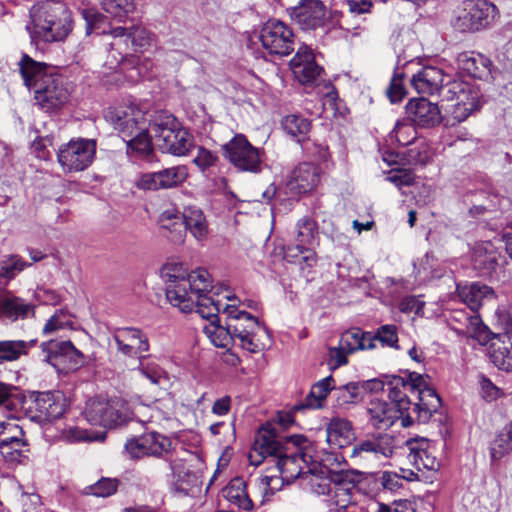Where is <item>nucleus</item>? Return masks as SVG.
<instances>
[{
    "instance_id": "8fccbe9b",
    "label": "nucleus",
    "mask_w": 512,
    "mask_h": 512,
    "mask_svg": "<svg viewBox=\"0 0 512 512\" xmlns=\"http://www.w3.org/2000/svg\"><path fill=\"white\" fill-rule=\"evenodd\" d=\"M372 343L375 344V341H379L383 347L393 348L395 350H400L398 345V328L394 324H385L381 325L377 328L376 332L368 335Z\"/></svg>"
},
{
    "instance_id": "2eb2a0df",
    "label": "nucleus",
    "mask_w": 512,
    "mask_h": 512,
    "mask_svg": "<svg viewBox=\"0 0 512 512\" xmlns=\"http://www.w3.org/2000/svg\"><path fill=\"white\" fill-rule=\"evenodd\" d=\"M294 34L284 22L269 20L260 32L262 46L271 54L286 56L294 50Z\"/></svg>"
},
{
    "instance_id": "37998d69",
    "label": "nucleus",
    "mask_w": 512,
    "mask_h": 512,
    "mask_svg": "<svg viewBox=\"0 0 512 512\" xmlns=\"http://www.w3.org/2000/svg\"><path fill=\"white\" fill-rule=\"evenodd\" d=\"M412 122L407 120H398L389 133L387 141L390 144H399L401 146H407L412 144L417 139V131Z\"/></svg>"
},
{
    "instance_id": "473e14b6",
    "label": "nucleus",
    "mask_w": 512,
    "mask_h": 512,
    "mask_svg": "<svg viewBox=\"0 0 512 512\" xmlns=\"http://www.w3.org/2000/svg\"><path fill=\"white\" fill-rule=\"evenodd\" d=\"M158 224L161 229L170 233V238L175 243H183L185 233L183 230V211L173 205L169 204L163 208L159 218Z\"/></svg>"
},
{
    "instance_id": "4be33fe9",
    "label": "nucleus",
    "mask_w": 512,
    "mask_h": 512,
    "mask_svg": "<svg viewBox=\"0 0 512 512\" xmlns=\"http://www.w3.org/2000/svg\"><path fill=\"white\" fill-rule=\"evenodd\" d=\"M405 111L408 120L419 127H434L441 121L438 105L423 97L411 99L406 104Z\"/></svg>"
},
{
    "instance_id": "13d9d810",
    "label": "nucleus",
    "mask_w": 512,
    "mask_h": 512,
    "mask_svg": "<svg viewBox=\"0 0 512 512\" xmlns=\"http://www.w3.org/2000/svg\"><path fill=\"white\" fill-rule=\"evenodd\" d=\"M130 39H131V50L138 52L151 45L153 35L142 26H131Z\"/></svg>"
},
{
    "instance_id": "bf43d9fd",
    "label": "nucleus",
    "mask_w": 512,
    "mask_h": 512,
    "mask_svg": "<svg viewBox=\"0 0 512 512\" xmlns=\"http://www.w3.org/2000/svg\"><path fill=\"white\" fill-rule=\"evenodd\" d=\"M265 424H271L280 441L287 445V438L290 436H282L280 434V430L288 429L294 424V412L280 411L271 421H268Z\"/></svg>"
},
{
    "instance_id": "393cba45",
    "label": "nucleus",
    "mask_w": 512,
    "mask_h": 512,
    "mask_svg": "<svg viewBox=\"0 0 512 512\" xmlns=\"http://www.w3.org/2000/svg\"><path fill=\"white\" fill-rule=\"evenodd\" d=\"M500 251L491 241L476 243L472 249L473 268L482 276H491L499 265Z\"/></svg>"
},
{
    "instance_id": "6e6552de",
    "label": "nucleus",
    "mask_w": 512,
    "mask_h": 512,
    "mask_svg": "<svg viewBox=\"0 0 512 512\" xmlns=\"http://www.w3.org/2000/svg\"><path fill=\"white\" fill-rule=\"evenodd\" d=\"M481 98L478 87L462 80L450 81L442 89V99L453 102L452 116L458 122L466 120L474 111L481 108Z\"/></svg>"
},
{
    "instance_id": "3c124183",
    "label": "nucleus",
    "mask_w": 512,
    "mask_h": 512,
    "mask_svg": "<svg viewBox=\"0 0 512 512\" xmlns=\"http://www.w3.org/2000/svg\"><path fill=\"white\" fill-rule=\"evenodd\" d=\"M101 6L111 17L123 21L135 10V0H101Z\"/></svg>"
},
{
    "instance_id": "79ce46f5",
    "label": "nucleus",
    "mask_w": 512,
    "mask_h": 512,
    "mask_svg": "<svg viewBox=\"0 0 512 512\" xmlns=\"http://www.w3.org/2000/svg\"><path fill=\"white\" fill-rule=\"evenodd\" d=\"M36 344V340H3L0 341V364L13 362L27 355L28 350Z\"/></svg>"
},
{
    "instance_id": "ea45409f",
    "label": "nucleus",
    "mask_w": 512,
    "mask_h": 512,
    "mask_svg": "<svg viewBox=\"0 0 512 512\" xmlns=\"http://www.w3.org/2000/svg\"><path fill=\"white\" fill-rule=\"evenodd\" d=\"M370 332H364L360 328H352L341 335L340 345L351 354L357 350H371L376 347L368 335Z\"/></svg>"
},
{
    "instance_id": "423d86ee",
    "label": "nucleus",
    "mask_w": 512,
    "mask_h": 512,
    "mask_svg": "<svg viewBox=\"0 0 512 512\" xmlns=\"http://www.w3.org/2000/svg\"><path fill=\"white\" fill-rule=\"evenodd\" d=\"M396 449V439L388 433H371L358 440L351 448L350 459L364 467H376L391 458Z\"/></svg>"
},
{
    "instance_id": "aec40b11",
    "label": "nucleus",
    "mask_w": 512,
    "mask_h": 512,
    "mask_svg": "<svg viewBox=\"0 0 512 512\" xmlns=\"http://www.w3.org/2000/svg\"><path fill=\"white\" fill-rule=\"evenodd\" d=\"M290 68L295 78L302 84L316 82L323 71L322 67L316 63L312 49L306 45L298 48L290 61Z\"/></svg>"
},
{
    "instance_id": "5fc2aeb1",
    "label": "nucleus",
    "mask_w": 512,
    "mask_h": 512,
    "mask_svg": "<svg viewBox=\"0 0 512 512\" xmlns=\"http://www.w3.org/2000/svg\"><path fill=\"white\" fill-rule=\"evenodd\" d=\"M10 416L11 414L6 421L0 422V447L15 440L25 439L22 427Z\"/></svg>"
},
{
    "instance_id": "412c9836",
    "label": "nucleus",
    "mask_w": 512,
    "mask_h": 512,
    "mask_svg": "<svg viewBox=\"0 0 512 512\" xmlns=\"http://www.w3.org/2000/svg\"><path fill=\"white\" fill-rule=\"evenodd\" d=\"M291 17L303 30H314L323 26L326 7L320 0H302L292 8Z\"/></svg>"
},
{
    "instance_id": "9b49d317",
    "label": "nucleus",
    "mask_w": 512,
    "mask_h": 512,
    "mask_svg": "<svg viewBox=\"0 0 512 512\" xmlns=\"http://www.w3.org/2000/svg\"><path fill=\"white\" fill-rule=\"evenodd\" d=\"M188 276L189 273L182 263H167L161 269L167 300L184 313H189L194 308V301L187 290Z\"/></svg>"
},
{
    "instance_id": "774afa93",
    "label": "nucleus",
    "mask_w": 512,
    "mask_h": 512,
    "mask_svg": "<svg viewBox=\"0 0 512 512\" xmlns=\"http://www.w3.org/2000/svg\"><path fill=\"white\" fill-rule=\"evenodd\" d=\"M381 485L385 490L397 492L403 488V481L397 473L385 471L381 476Z\"/></svg>"
},
{
    "instance_id": "5701e85b",
    "label": "nucleus",
    "mask_w": 512,
    "mask_h": 512,
    "mask_svg": "<svg viewBox=\"0 0 512 512\" xmlns=\"http://www.w3.org/2000/svg\"><path fill=\"white\" fill-rule=\"evenodd\" d=\"M118 352L125 356L141 355L149 350L147 337L140 329L133 327L118 328L112 337Z\"/></svg>"
},
{
    "instance_id": "4468645a",
    "label": "nucleus",
    "mask_w": 512,
    "mask_h": 512,
    "mask_svg": "<svg viewBox=\"0 0 512 512\" xmlns=\"http://www.w3.org/2000/svg\"><path fill=\"white\" fill-rule=\"evenodd\" d=\"M42 360L54 368L75 370L84 362L83 353L71 341L51 339L41 344Z\"/></svg>"
},
{
    "instance_id": "864d4df0",
    "label": "nucleus",
    "mask_w": 512,
    "mask_h": 512,
    "mask_svg": "<svg viewBox=\"0 0 512 512\" xmlns=\"http://www.w3.org/2000/svg\"><path fill=\"white\" fill-rule=\"evenodd\" d=\"M28 443L26 439L15 440L0 447V453L9 463H21L27 458Z\"/></svg>"
},
{
    "instance_id": "e433bc0d",
    "label": "nucleus",
    "mask_w": 512,
    "mask_h": 512,
    "mask_svg": "<svg viewBox=\"0 0 512 512\" xmlns=\"http://www.w3.org/2000/svg\"><path fill=\"white\" fill-rule=\"evenodd\" d=\"M355 487L350 482L334 483L329 498L326 499L328 512H349L353 508L352 490Z\"/></svg>"
},
{
    "instance_id": "052dcab7",
    "label": "nucleus",
    "mask_w": 512,
    "mask_h": 512,
    "mask_svg": "<svg viewBox=\"0 0 512 512\" xmlns=\"http://www.w3.org/2000/svg\"><path fill=\"white\" fill-rule=\"evenodd\" d=\"M119 481L116 478H101L95 484L86 488L87 494L97 497H109L118 488Z\"/></svg>"
},
{
    "instance_id": "a19ab883",
    "label": "nucleus",
    "mask_w": 512,
    "mask_h": 512,
    "mask_svg": "<svg viewBox=\"0 0 512 512\" xmlns=\"http://www.w3.org/2000/svg\"><path fill=\"white\" fill-rule=\"evenodd\" d=\"M335 389V380L330 375L316 382L305 399V407L322 408L328 394Z\"/></svg>"
},
{
    "instance_id": "c9c22d12",
    "label": "nucleus",
    "mask_w": 512,
    "mask_h": 512,
    "mask_svg": "<svg viewBox=\"0 0 512 512\" xmlns=\"http://www.w3.org/2000/svg\"><path fill=\"white\" fill-rule=\"evenodd\" d=\"M382 387L381 382L371 380L365 383L350 382L345 385L335 387L334 396L336 406L339 408H347L350 404H354L360 398V388L377 390Z\"/></svg>"
},
{
    "instance_id": "4c0bfd02",
    "label": "nucleus",
    "mask_w": 512,
    "mask_h": 512,
    "mask_svg": "<svg viewBox=\"0 0 512 512\" xmlns=\"http://www.w3.org/2000/svg\"><path fill=\"white\" fill-rule=\"evenodd\" d=\"M247 485L243 478H233L223 489V496L228 502L243 510L253 508V502L247 493Z\"/></svg>"
},
{
    "instance_id": "f257e3e1",
    "label": "nucleus",
    "mask_w": 512,
    "mask_h": 512,
    "mask_svg": "<svg viewBox=\"0 0 512 512\" xmlns=\"http://www.w3.org/2000/svg\"><path fill=\"white\" fill-rule=\"evenodd\" d=\"M387 386L389 402L375 398L367 405L368 422L375 429L386 430L399 419L403 427L415 419L427 423L441 406L440 397L421 374L409 373L407 379L392 376Z\"/></svg>"
},
{
    "instance_id": "2f4dec72",
    "label": "nucleus",
    "mask_w": 512,
    "mask_h": 512,
    "mask_svg": "<svg viewBox=\"0 0 512 512\" xmlns=\"http://www.w3.org/2000/svg\"><path fill=\"white\" fill-rule=\"evenodd\" d=\"M159 142V147L163 152L176 156L186 155L193 146V138L187 130L180 125L172 131H166V136Z\"/></svg>"
},
{
    "instance_id": "72a5a7b5",
    "label": "nucleus",
    "mask_w": 512,
    "mask_h": 512,
    "mask_svg": "<svg viewBox=\"0 0 512 512\" xmlns=\"http://www.w3.org/2000/svg\"><path fill=\"white\" fill-rule=\"evenodd\" d=\"M352 435V424L344 418L333 417L326 427V441L332 449L347 446Z\"/></svg>"
},
{
    "instance_id": "f3484780",
    "label": "nucleus",
    "mask_w": 512,
    "mask_h": 512,
    "mask_svg": "<svg viewBox=\"0 0 512 512\" xmlns=\"http://www.w3.org/2000/svg\"><path fill=\"white\" fill-rule=\"evenodd\" d=\"M171 445L168 437L157 432H149L127 440L125 451L135 459L144 456L160 457L168 452Z\"/></svg>"
},
{
    "instance_id": "0eeeda50",
    "label": "nucleus",
    "mask_w": 512,
    "mask_h": 512,
    "mask_svg": "<svg viewBox=\"0 0 512 512\" xmlns=\"http://www.w3.org/2000/svg\"><path fill=\"white\" fill-rule=\"evenodd\" d=\"M84 416L92 425L113 428L133 419L134 412L121 398L95 397L87 401Z\"/></svg>"
},
{
    "instance_id": "f8f14e48",
    "label": "nucleus",
    "mask_w": 512,
    "mask_h": 512,
    "mask_svg": "<svg viewBox=\"0 0 512 512\" xmlns=\"http://www.w3.org/2000/svg\"><path fill=\"white\" fill-rule=\"evenodd\" d=\"M95 153V140L78 138L59 147L57 160L65 173L80 172L92 164Z\"/></svg>"
},
{
    "instance_id": "6e6d98bb",
    "label": "nucleus",
    "mask_w": 512,
    "mask_h": 512,
    "mask_svg": "<svg viewBox=\"0 0 512 512\" xmlns=\"http://www.w3.org/2000/svg\"><path fill=\"white\" fill-rule=\"evenodd\" d=\"M28 265L18 255L5 256L0 260V278L11 280Z\"/></svg>"
},
{
    "instance_id": "4d7b16f0",
    "label": "nucleus",
    "mask_w": 512,
    "mask_h": 512,
    "mask_svg": "<svg viewBox=\"0 0 512 512\" xmlns=\"http://www.w3.org/2000/svg\"><path fill=\"white\" fill-rule=\"evenodd\" d=\"M512 451V439L503 430L500 432L490 445V456L492 461H497L503 458L506 454Z\"/></svg>"
},
{
    "instance_id": "39448f33",
    "label": "nucleus",
    "mask_w": 512,
    "mask_h": 512,
    "mask_svg": "<svg viewBox=\"0 0 512 512\" xmlns=\"http://www.w3.org/2000/svg\"><path fill=\"white\" fill-rule=\"evenodd\" d=\"M26 29L33 40L61 41L72 30L71 13L61 1L37 3L30 9V23L26 25Z\"/></svg>"
},
{
    "instance_id": "dca6fc26",
    "label": "nucleus",
    "mask_w": 512,
    "mask_h": 512,
    "mask_svg": "<svg viewBox=\"0 0 512 512\" xmlns=\"http://www.w3.org/2000/svg\"><path fill=\"white\" fill-rule=\"evenodd\" d=\"M447 323L457 335L470 337L479 342L488 340V327L484 325L480 315L473 311L454 309L450 312Z\"/></svg>"
},
{
    "instance_id": "7c9ffc66",
    "label": "nucleus",
    "mask_w": 512,
    "mask_h": 512,
    "mask_svg": "<svg viewBox=\"0 0 512 512\" xmlns=\"http://www.w3.org/2000/svg\"><path fill=\"white\" fill-rule=\"evenodd\" d=\"M490 358L501 370L512 371V331L498 334L490 346Z\"/></svg>"
},
{
    "instance_id": "69168bd1",
    "label": "nucleus",
    "mask_w": 512,
    "mask_h": 512,
    "mask_svg": "<svg viewBox=\"0 0 512 512\" xmlns=\"http://www.w3.org/2000/svg\"><path fill=\"white\" fill-rule=\"evenodd\" d=\"M480 394L486 401L497 400L501 395V390L491 382L485 375L479 376Z\"/></svg>"
},
{
    "instance_id": "a878e982",
    "label": "nucleus",
    "mask_w": 512,
    "mask_h": 512,
    "mask_svg": "<svg viewBox=\"0 0 512 512\" xmlns=\"http://www.w3.org/2000/svg\"><path fill=\"white\" fill-rule=\"evenodd\" d=\"M457 66L471 77L488 80L492 78L493 63L485 55L474 51H464L456 57Z\"/></svg>"
},
{
    "instance_id": "c03bdc74",
    "label": "nucleus",
    "mask_w": 512,
    "mask_h": 512,
    "mask_svg": "<svg viewBox=\"0 0 512 512\" xmlns=\"http://www.w3.org/2000/svg\"><path fill=\"white\" fill-rule=\"evenodd\" d=\"M203 331L216 347L228 348L236 342L227 324L222 326L218 324V321L212 320V322L204 326Z\"/></svg>"
},
{
    "instance_id": "f03ea898",
    "label": "nucleus",
    "mask_w": 512,
    "mask_h": 512,
    "mask_svg": "<svg viewBox=\"0 0 512 512\" xmlns=\"http://www.w3.org/2000/svg\"><path fill=\"white\" fill-rule=\"evenodd\" d=\"M306 438L302 435H291L287 445L277 437L271 424H263L255 435L252 451L249 454L250 463L259 466L265 458L272 457L283 481L292 482L302 473L300 462H304L301 450Z\"/></svg>"
},
{
    "instance_id": "7ed1b4c3",
    "label": "nucleus",
    "mask_w": 512,
    "mask_h": 512,
    "mask_svg": "<svg viewBox=\"0 0 512 512\" xmlns=\"http://www.w3.org/2000/svg\"><path fill=\"white\" fill-rule=\"evenodd\" d=\"M24 85L34 93V100L45 112H53L63 107L70 97L63 77L53 67L32 59L23 53L18 63Z\"/></svg>"
},
{
    "instance_id": "20e7f679",
    "label": "nucleus",
    "mask_w": 512,
    "mask_h": 512,
    "mask_svg": "<svg viewBox=\"0 0 512 512\" xmlns=\"http://www.w3.org/2000/svg\"><path fill=\"white\" fill-rule=\"evenodd\" d=\"M146 109L130 103L109 108L105 118L126 142L128 151L150 161L153 155L152 137L149 135Z\"/></svg>"
},
{
    "instance_id": "1a4fd4ad",
    "label": "nucleus",
    "mask_w": 512,
    "mask_h": 512,
    "mask_svg": "<svg viewBox=\"0 0 512 512\" xmlns=\"http://www.w3.org/2000/svg\"><path fill=\"white\" fill-rule=\"evenodd\" d=\"M226 314V322L235 340L240 346L250 353L261 350L260 343L256 340V333L262 328L258 319L250 313L239 310L235 304H227L223 308ZM266 330L265 327H263Z\"/></svg>"
},
{
    "instance_id": "09e8293b",
    "label": "nucleus",
    "mask_w": 512,
    "mask_h": 512,
    "mask_svg": "<svg viewBox=\"0 0 512 512\" xmlns=\"http://www.w3.org/2000/svg\"><path fill=\"white\" fill-rule=\"evenodd\" d=\"M194 301V306H196V312L204 319L209 320L210 322L219 321L218 314L221 310V304L216 302L212 297L207 296V294L196 295Z\"/></svg>"
},
{
    "instance_id": "6ab92c4d",
    "label": "nucleus",
    "mask_w": 512,
    "mask_h": 512,
    "mask_svg": "<svg viewBox=\"0 0 512 512\" xmlns=\"http://www.w3.org/2000/svg\"><path fill=\"white\" fill-rule=\"evenodd\" d=\"M321 180V170L310 162L296 166L288 177L287 189L294 194H305L313 191Z\"/></svg>"
},
{
    "instance_id": "338daca9",
    "label": "nucleus",
    "mask_w": 512,
    "mask_h": 512,
    "mask_svg": "<svg viewBox=\"0 0 512 512\" xmlns=\"http://www.w3.org/2000/svg\"><path fill=\"white\" fill-rule=\"evenodd\" d=\"M424 302L417 296H406L399 303V310L402 313H414L422 315Z\"/></svg>"
},
{
    "instance_id": "f704fd0d",
    "label": "nucleus",
    "mask_w": 512,
    "mask_h": 512,
    "mask_svg": "<svg viewBox=\"0 0 512 512\" xmlns=\"http://www.w3.org/2000/svg\"><path fill=\"white\" fill-rule=\"evenodd\" d=\"M409 454L408 460L418 470H430L435 471L439 468V462L437 458L429 451V443L427 440L408 441Z\"/></svg>"
},
{
    "instance_id": "cd10ccee",
    "label": "nucleus",
    "mask_w": 512,
    "mask_h": 512,
    "mask_svg": "<svg viewBox=\"0 0 512 512\" xmlns=\"http://www.w3.org/2000/svg\"><path fill=\"white\" fill-rule=\"evenodd\" d=\"M444 75L441 69L425 66L411 78V85L420 94L432 95L439 92L442 96Z\"/></svg>"
},
{
    "instance_id": "a18cd8bd",
    "label": "nucleus",
    "mask_w": 512,
    "mask_h": 512,
    "mask_svg": "<svg viewBox=\"0 0 512 512\" xmlns=\"http://www.w3.org/2000/svg\"><path fill=\"white\" fill-rule=\"evenodd\" d=\"M177 119L167 111L156 112L153 119L148 122L149 133L152 132L154 137L160 141L166 136V131H172L179 126Z\"/></svg>"
},
{
    "instance_id": "c756f323",
    "label": "nucleus",
    "mask_w": 512,
    "mask_h": 512,
    "mask_svg": "<svg viewBox=\"0 0 512 512\" xmlns=\"http://www.w3.org/2000/svg\"><path fill=\"white\" fill-rule=\"evenodd\" d=\"M33 305L8 290H0V318L11 321L26 318L33 313Z\"/></svg>"
},
{
    "instance_id": "bb28decb",
    "label": "nucleus",
    "mask_w": 512,
    "mask_h": 512,
    "mask_svg": "<svg viewBox=\"0 0 512 512\" xmlns=\"http://www.w3.org/2000/svg\"><path fill=\"white\" fill-rule=\"evenodd\" d=\"M457 294L459 299L475 313L486 302L496 298V294L490 286L479 282L457 285Z\"/></svg>"
},
{
    "instance_id": "58836bf2",
    "label": "nucleus",
    "mask_w": 512,
    "mask_h": 512,
    "mask_svg": "<svg viewBox=\"0 0 512 512\" xmlns=\"http://www.w3.org/2000/svg\"><path fill=\"white\" fill-rule=\"evenodd\" d=\"M294 241L299 247L314 248L319 244V228L317 222L310 217L299 219L296 224Z\"/></svg>"
},
{
    "instance_id": "a211bd4d",
    "label": "nucleus",
    "mask_w": 512,
    "mask_h": 512,
    "mask_svg": "<svg viewBox=\"0 0 512 512\" xmlns=\"http://www.w3.org/2000/svg\"><path fill=\"white\" fill-rule=\"evenodd\" d=\"M85 18L87 21V33H92L96 31L98 34L108 35L112 38V41L109 42V46L112 51H117L119 58L114 56L116 62H120L125 55H127L131 51V39H130V29L124 27H115L106 31L105 29L101 30L100 25L105 20V16L99 13H90L87 12L85 14Z\"/></svg>"
},
{
    "instance_id": "de8ad7c7",
    "label": "nucleus",
    "mask_w": 512,
    "mask_h": 512,
    "mask_svg": "<svg viewBox=\"0 0 512 512\" xmlns=\"http://www.w3.org/2000/svg\"><path fill=\"white\" fill-rule=\"evenodd\" d=\"M282 126L284 131L296 138L298 142L303 141L310 130L309 120L295 114L286 116L282 121Z\"/></svg>"
},
{
    "instance_id": "b1692460",
    "label": "nucleus",
    "mask_w": 512,
    "mask_h": 512,
    "mask_svg": "<svg viewBox=\"0 0 512 512\" xmlns=\"http://www.w3.org/2000/svg\"><path fill=\"white\" fill-rule=\"evenodd\" d=\"M34 419L39 422H50L60 418L65 410L63 395L56 391L39 392L33 405Z\"/></svg>"
},
{
    "instance_id": "0e129e2a",
    "label": "nucleus",
    "mask_w": 512,
    "mask_h": 512,
    "mask_svg": "<svg viewBox=\"0 0 512 512\" xmlns=\"http://www.w3.org/2000/svg\"><path fill=\"white\" fill-rule=\"evenodd\" d=\"M218 159L219 158L216 153L206 149L205 147L199 146L193 162L200 170L205 171L206 169L216 165Z\"/></svg>"
},
{
    "instance_id": "ddd939ff",
    "label": "nucleus",
    "mask_w": 512,
    "mask_h": 512,
    "mask_svg": "<svg viewBox=\"0 0 512 512\" xmlns=\"http://www.w3.org/2000/svg\"><path fill=\"white\" fill-rule=\"evenodd\" d=\"M223 156L236 169L244 172L258 173L261 171L260 150L254 147L243 134H236L230 141L222 145Z\"/></svg>"
},
{
    "instance_id": "603ef678",
    "label": "nucleus",
    "mask_w": 512,
    "mask_h": 512,
    "mask_svg": "<svg viewBox=\"0 0 512 512\" xmlns=\"http://www.w3.org/2000/svg\"><path fill=\"white\" fill-rule=\"evenodd\" d=\"M163 189H170L182 184L188 177L187 168L185 166H173L159 171Z\"/></svg>"
},
{
    "instance_id": "e2e57ef3",
    "label": "nucleus",
    "mask_w": 512,
    "mask_h": 512,
    "mask_svg": "<svg viewBox=\"0 0 512 512\" xmlns=\"http://www.w3.org/2000/svg\"><path fill=\"white\" fill-rule=\"evenodd\" d=\"M159 171L141 174L135 181V186L143 191L161 190L162 185Z\"/></svg>"
},
{
    "instance_id": "680f3d73",
    "label": "nucleus",
    "mask_w": 512,
    "mask_h": 512,
    "mask_svg": "<svg viewBox=\"0 0 512 512\" xmlns=\"http://www.w3.org/2000/svg\"><path fill=\"white\" fill-rule=\"evenodd\" d=\"M71 324L70 315L68 312L60 309L50 317L46 322L43 333L50 334L58 329H63Z\"/></svg>"
},
{
    "instance_id": "c85d7f7f",
    "label": "nucleus",
    "mask_w": 512,
    "mask_h": 512,
    "mask_svg": "<svg viewBox=\"0 0 512 512\" xmlns=\"http://www.w3.org/2000/svg\"><path fill=\"white\" fill-rule=\"evenodd\" d=\"M184 232L189 231L192 237L203 242L209 235V223L203 210L195 205L186 206L183 210Z\"/></svg>"
},
{
    "instance_id": "9d476101",
    "label": "nucleus",
    "mask_w": 512,
    "mask_h": 512,
    "mask_svg": "<svg viewBox=\"0 0 512 512\" xmlns=\"http://www.w3.org/2000/svg\"><path fill=\"white\" fill-rule=\"evenodd\" d=\"M498 16V9L486 0H466L462 3L453 27L459 32H478L493 24Z\"/></svg>"
},
{
    "instance_id": "49530a36",
    "label": "nucleus",
    "mask_w": 512,
    "mask_h": 512,
    "mask_svg": "<svg viewBox=\"0 0 512 512\" xmlns=\"http://www.w3.org/2000/svg\"><path fill=\"white\" fill-rule=\"evenodd\" d=\"M187 286H189L188 293L191 298L192 296L207 294L212 289L211 276L206 269L198 268L189 273Z\"/></svg>"
}]
</instances>
